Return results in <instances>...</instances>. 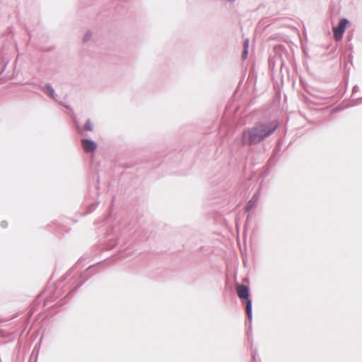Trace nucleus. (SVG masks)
Listing matches in <instances>:
<instances>
[{
    "mask_svg": "<svg viewBox=\"0 0 362 362\" xmlns=\"http://www.w3.org/2000/svg\"><path fill=\"white\" fill-rule=\"evenodd\" d=\"M95 267V265L90 266L83 273L81 274L79 279H81V280H80L76 284V285L71 289V291L69 293L68 296H70L72 293H75L81 286H82L85 284V282L89 278V276L94 274Z\"/></svg>",
    "mask_w": 362,
    "mask_h": 362,
    "instance_id": "20e7f679",
    "label": "nucleus"
},
{
    "mask_svg": "<svg viewBox=\"0 0 362 362\" xmlns=\"http://www.w3.org/2000/svg\"><path fill=\"white\" fill-rule=\"evenodd\" d=\"M97 203H92L90 206H89V211L91 212L93 211L95 207L97 206Z\"/></svg>",
    "mask_w": 362,
    "mask_h": 362,
    "instance_id": "ddd939ff",
    "label": "nucleus"
},
{
    "mask_svg": "<svg viewBox=\"0 0 362 362\" xmlns=\"http://www.w3.org/2000/svg\"><path fill=\"white\" fill-rule=\"evenodd\" d=\"M43 90L46 91L53 100H56L57 95L55 90L50 83H46L43 87Z\"/></svg>",
    "mask_w": 362,
    "mask_h": 362,
    "instance_id": "423d86ee",
    "label": "nucleus"
},
{
    "mask_svg": "<svg viewBox=\"0 0 362 362\" xmlns=\"http://www.w3.org/2000/svg\"><path fill=\"white\" fill-rule=\"evenodd\" d=\"M256 201H254L253 199H250L245 206V211L248 212L250 211L255 205Z\"/></svg>",
    "mask_w": 362,
    "mask_h": 362,
    "instance_id": "6e6552de",
    "label": "nucleus"
},
{
    "mask_svg": "<svg viewBox=\"0 0 362 362\" xmlns=\"http://www.w3.org/2000/svg\"><path fill=\"white\" fill-rule=\"evenodd\" d=\"M247 54H248V50L243 49V53H242V58H243V59H245L247 58Z\"/></svg>",
    "mask_w": 362,
    "mask_h": 362,
    "instance_id": "f8f14e48",
    "label": "nucleus"
},
{
    "mask_svg": "<svg viewBox=\"0 0 362 362\" xmlns=\"http://www.w3.org/2000/svg\"><path fill=\"white\" fill-rule=\"evenodd\" d=\"M83 129L86 131H93V124L90 119H87L86 122H85V124L83 125Z\"/></svg>",
    "mask_w": 362,
    "mask_h": 362,
    "instance_id": "0eeeda50",
    "label": "nucleus"
},
{
    "mask_svg": "<svg viewBox=\"0 0 362 362\" xmlns=\"http://www.w3.org/2000/svg\"><path fill=\"white\" fill-rule=\"evenodd\" d=\"M71 272H72V269H70L67 272V273L66 274V275L62 276L60 278V281H65V280L66 279V278L68 277V276L71 273Z\"/></svg>",
    "mask_w": 362,
    "mask_h": 362,
    "instance_id": "9b49d317",
    "label": "nucleus"
},
{
    "mask_svg": "<svg viewBox=\"0 0 362 362\" xmlns=\"http://www.w3.org/2000/svg\"><path fill=\"white\" fill-rule=\"evenodd\" d=\"M1 226L3 228H6L8 226V223L6 221H3L1 223Z\"/></svg>",
    "mask_w": 362,
    "mask_h": 362,
    "instance_id": "2eb2a0df",
    "label": "nucleus"
},
{
    "mask_svg": "<svg viewBox=\"0 0 362 362\" xmlns=\"http://www.w3.org/2000/svg\"><path fill=\"white\" fill-rule=\"evenodd\" d=\"M117 244V240L110 239L109 243L107 245L108 250L112 249Z\"/></svg>",
    "mask_w": 362,
    "mask_h": 362,
    "instance_id": "1a4fd4ad",
    "label": "nucleus"
},
{
    "mask_svg": "<svg viewBox=\"0 0 362 362\" xmlns=\"http://www.w3.org/2000/svg\"><path fill=\"white\" fill-rule=\"evenodd\" d=\"M236 291L239 298L243 301L245 300V312L247 321L245 322L247 326V334L250 339L252 332V303L250 296V289L247 286L238 284L236 285Z\"/></svg>",
    "mask_w": 362,
    "mask_h": 362,
    "instance_id": "f03ea898",
    "label": "nucleus"
},
{
    "mask_svg": "<svg viewBox=\"0 0 362 362\" xmlns=\"http://www.w3.org/2000/svg\"><path fill=\"white\" fill-rule=\"evenodd\" d=\"M92 35H93V33L91 31H90V30L87 31L83 37V42H88L91 38Z\"/></svg>",
    "mask_w": 362,
    "mask_h": 362,
    "instance_id": "9d476101",
    "label": "nucleus"
},
{
    "mask_svg": "<svg viewBox=\"0 0 362 362\" xmlns=\"http://www.w3.org/2000/svg\"><path fill=\"white\" fill-rule=\"evenodd\" d=\"M248 47H249V40L247 39L244 41V49H247L248 50Z\"/></svg>",
    "mask_w": 362,
    "mask_h": 362,
    "instance_id": "4468645a",
    "label": "nucleus"
},
{
    "mask_svg": "<svg viewBox=\"0 0 362 362\" xmlns=\"http://www.w3.org/2000/svg\"><path fill=\"white\" fill-rule=\"evenodd\" d=\"M279 126L276 119L259 122L255 126L243 132L242 143L244 146L259 144L273 134Z\"/></svg>",
    "mask_w": 362,
    "mask_h": 362,
    "instance_id": "f257e3e1",
    "label": "nucleus"
},
{
    "mask_svg": "<svg viewBox=\"0 0 362 362\" xmlns=\"http://www.w3.org/2000/svg\"><path fill=\"white\" fill-rule=\"evenodd\" d=\"M80 262V261L77 262V263L76 264V266H77V264H78Z\"/></svg>",
    "mask_w": 362,
    "mask_h": 362,
    "instance_id": "f3484780",
    "label": "nucleus"
},
{
    "mask_svg": "<svg viewBox=\"0 0 362 362\" xmlns=\"http://www.w3.org/2000/svg\"><path fill=\"white\" fill-rule=\"evenodd\" d=\"M349 23V21L347 18H343L339 20L338 25L333 28L334 38L336 41H339L343 38Z\"/></svg>",
    "mask_w": 362,
    "mask_h": 362,
    "instance_id": "7ed1b4c3",
    "label": "nucleus"
},
{
    "mask_svg": "<svg viewBox=\"0 0 362 362\" xmlns=\"http://www.w3.org/2000/svg\"><path fill=\"white\" fill-rule=\"evenodd\" d=\"M81 146L86 153L95 152L98 147L96 142L90 139H82Z\"/></svg>",
    "mask_w": 362,
    "mask_h": 362,
    "instance_id": "39448f33",
    "label": "nucleus"
},
{
    "mask_svg": "<svg viewBox=\"0 0 362 362\" xmlns=\"http://www.w3.org/2000/svg\"><path fill=\"white\" fill-rule=\"evenodd\" d=\"M358 90V86L356 85L355 86H354V88H353V92L354 93L357 92Z\"/></svg>",
    "mask_w": 362,
    "mask_h": 362,
    "instance_id": "dca6fc26",
    "label": "nucleus"
}]
</instances>
